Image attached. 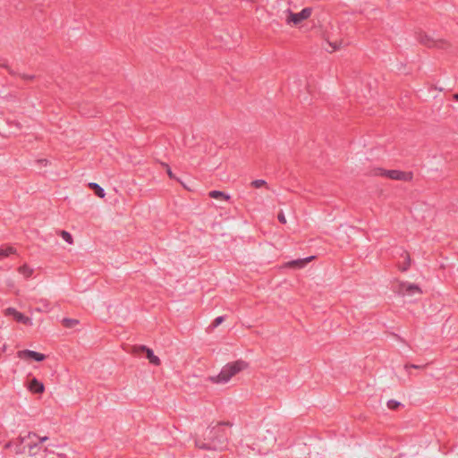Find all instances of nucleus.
I'll return each instance as SVG.
<instances>
[{
	"label": "nucleus",
	"instance_id": "17",
	"mask_svg": "<svg viewBox=\"0 0 458 458\" xmlns=\"http://www.w3.org/2000/svg\"><path fill=\"white\" fill-rule=\"evenodd\" d=\"M89 186L94 191L95 194L99 198H104L105 190L96 182H90Z\"/></svg>",
	"mask_w": 458,
	"mask_h": 458
},
{
	"label": "nucleus",
	"instance_id": "30",
	"mask_svg": "<svg viewBox=\"0 0 458 458\" xmlns=\"http://www.w3.org/2000/svg\"><path fill=\"white\" fill-rule=\"evenodd\" d=\"M454 98L458 101V92L456 94L454 95Z\"/></svg>",
	"mask_w": 458,
	"mask_h": 458
},
{
	"label": "nucleus",
	"instance_id": "18",
	"mask_svg": "<svg viewBox=\"0 0 458 458\" xmlns=\"http://www.w3.org/2000/svg\"><path fill=\"white\" fill-rule=\"evenodd\" d=\"M62 324L66 328H72L79 324V320L74 318H64Z\"/></svg>",
	"mask_w": 458,
	"mask_h": 458
},
{
	"label": "nucleus",
	"instance_id": "26",
	"mask_svg": "<svg viewBox=\"0 0 458 458\" xmlns=\"http://www.w3.org/2000/svg\"><path fill=\"white\" fill-rule=\"evenodd\" d=\"M427 365H423V366H420V365H416V364H405L404 368L405 369H408L410 368H412V369H422V368H425Z\"/></svg>",
	"mask_w": 458,
	"mask_h": 458
},
{
	"label": "nucleus",
	"instance_id": "2",
	"mask_svg": "<svg viewBox=\"0 0 458 458\" xmlns=\"http://www.w3.org/2000/svg\"><path fill=\"white\" fill-rule=\"evenodd\" d=\"M248 367V363L242 360H238L233 362H229L225 364L220 373L216 376H213L209 377V380L215 384H225L227 383L233 376L242 371Z\"/></svg>",
	"mask_w": 458,
	"mask_h": 458
},
{
	"label": "nucleus",
	"instance_id": "8",
	"mask_svg": "<svg viewBox=\"0 0 458 458\" xmlns=\"http://www.w3.org/2000/svg\"><path fill=\"white\" fill-rule=\"evenodd\" d=\"M17 356L22 360L32 359L36 361H43L46 359V355L35 351L21 350L17 352Z\"/></svg>",
	"mask_w": 458,
	"mask_h": 458
},
{
	"label": "nucleus",
	"instance_id": "19",
	"mask_svg": "<svg viewBox=\"0 0 458 458\" xmlns=\"http://www.w3.org/2000/svg\"><path fill=\"white\" fill-rule=\"evenodd\" d=\"M59 235L63 238L64 241H65L67 243L69 244H72L73 243V239H72V234L67 232V231H64V230H62L60 231V233Z\"/></svg>",
	"mask_w": 458,
	"mask_h": 458
},
{
	"label": "nucleus",
	"instance_id": "27",
	"mask_svg": "<svg viewBox=\"0 0 458 458\" xmlns=\"http://www.w3.org/2000/svg\"><path fill=\"white\" fill-rule=\"evenodd\" d=\"M21 77L24 80H33L34 79V75L21 74Z\"/></svg>",
	"mask_w": 458,
	"mask_h": 458
},
{
	"label": "nucleus",
	"instance_id": "5",
	"mask_svg": "<svg viewBox=\"0 0 458 458\" xmlns=\"http://www.w3.org/2000/svg\"><path fill=\"white\" fill-rule=\"evenodd\" d=\"M141 352H145L148 361L155 365L159 366L161 361L160 359L154 354L152 349L147 347L146 345H135L133 346V353L140 354Z\"/></svg>",
	"mask_w": 458,
	"mask_h": 458
},
{
	"label": "nucleus",
	"instance_id": "4",
	"mask_svg": "<svg viewBox=\"0 0 458 458\" xmlns=\"http://www.w3.org/2000/svg\"><path fill=\"white\" fill-rule=\"evenodd\" d=\"M418 38L420 44L428 47H437L445 49L449 47L445 41L442 39H434L428 34H420Z\"/></svg>",
	"mask_w": 458,
	"mask_h": 458
},
{
	"label": "nucleus",
	"instance_id": "10",
	"mask_svg": "<svg viewBox=\"0 0 458 458\" xmlns=\"http://www.w3.org/2000/svg\"><path fill=\"white\" fill-rule=\"evenodd\" d=\"M28 388L30 392L35 394H42L45 390L44 384L38 380L36 377H33L28 386Z\"/></svg>",
	"mask_w": 458,
	"mask_h": 458
},
{
	"label": "nucleus",
	"instance_id": "9",
	"mask_svg": "<svg viewBox=\"0 0 458 458\" xmlns=\"http://www.w3.org/2000/svg\"><path fill=\"white\" fill-rule=\"evenodd\" d=\"M314 259H315V256H310V257H307L304 259H294V260L287 262L285 264V267H290V268H302Z\"/></svg>",
	"mask_w": 458,
	"mask_h": 458
},
{
	"label": "nucleus",
	"instance_id": "28",
	"mask_svg": "<svg viewBox=\"0 0 458 458\" xmlns=\"http://www.w3.org/2000/svg\"><path fill=\"white\" fill-rule=\"evenodd\" d=\"M38 162L43 165H47L48 163V161L47 159H39V160H38Z\"/></svg>",
	"mask_w": 458,
	"mask_h": 458
},
{
	"label": "nucleus",
	"instance_id": "33",
	"mask_svg": "<svg viewBox=\"0 0 458 458\" xmlns=\"http://www.w3.org/2000/svg\"><path fill=\"white\" fill-rule=\"evenodd\" d=\"M338 48V46H336L335 44L333 46V49L334 50H336Z\"/></svg>",
	"mask_w": 458,
	"mask_h": 458
},
{
	"label": "nucleus",
	"instance_id": "7",
	"mask_svg": "<svg viewBox=\"0 0 458 458\" xmlns=\"http://www.w3.org/2000/svg\"><path fill=\"white\" fill-rule=\"evenodd\" d=\"M311 8H303L300 13H293L289 11V17L287 22H293L294 25L301 23L302 21L307 20L311 15Z\"/></svg>",
	"mask_w": 458,
	"mask_h": 458
},
{
	"label": "nucleus",
	"instance_id": "14",
	"mask_svg": "<svg viewBox=\"0 0 458 458\" xmlns=\"http://www.w3.org/2000/svg\"><path fill=\"white\" fill-rule=\"evenodd\" d=\"M14 319L19 322V323H21V324H24V325H28V326H31L32 325V320L30 318L25 316L24 314H22L21 312L18 311V313L16 314V316L14 317Z\"/></svg>",
	"mask_w": 458,
	"mask_h": 458
},
{
	"label": "nucleus",
	"instance_id": "11",
	"mask_svg": "<svg viewBox=\"0 0 458 458\" xmlns=\"http://www.w3.org/2000/svg\"><path fill=\"white\" fill-rule=\"evenodd\" d=\"M38 303L39 304V306L36 308L37 311H38V312L50 311L51 304L48 300L42 298L38 301Z\"/></svg>",
	"mask_w": 458,
	"mask_h": 458
},
{
	"label": "nucleus",
	"instance_id": "13",
	"mask_svg": "<svg viewBox=\"0 0 458 458\" xmlns=\"http://www.w3.org/2000/svg\"><path fill=\"white\" fill-rule=\"evenodd\" d=\"M16 253V249L12 246H2L0 247V259L6 258L11 254Z\"/></svg>",
	"mask_w": 458,
	"mask_h": 458
},
{
	"label": "nucleus",
	"instance_id": "24",
	"mask_svg": "<svg viewBox=\"0 0 458 458\" xmlns=\"http://www.w3.org/2000/svg\"><path fill=\"white\" fill-rule=\"evenodd\" d=\"M277 219L281 224L286 223V218L283 211L279 212L277 215Z\"/></svg>",
	"mask_w": 458,
	"mask_h": 458
},
{
	"label": "nucleus",
	"instance_id": "15",
	"mask_svg": "<svg viewBox=\"0 0 458 458\" xmlns=\"http://www.w3.org/2000/svg\"><path fill=\"white\" fill-rule=\"evenodd\" d=\"M18 271L20 274H21L24 277L29 278L32 276L34 270L30 267H29L27 264H24L18 268Z\"/></svg>",
	"mask_w": 458,
	"mask_h": 458
},
{
	"label": "nucleus",
	"instance_id": "1",
	"mask_svg": "<svg viewBox=\"0 0 458 458\" xmlns=\"http://www.w3.org/2000/svg\"><path fill=\"white\" fill-rule=\"evenodd\" d=\"M231 426L227 423H218L214 427H208L204 431L202 437L195 440L198 448L203 450L222 451L227 447L230 432L225 428Z\"/></svg>",
	"mask_w": 458,
	"mask_h": 458
},
{
	"label": "nucleus",
	"instance_id": "31",
	"mask_svg": "<svg viewBox=\"0 0 458 458\" xmlns=\"http://www.w3.org/2000/svg\"><path fill=\"white\" fill-rule=\"evenodd\" d=\"M31 436L36 437V434L29 433L28 437L30 438Z\"/></svg>",
	"mask_w": 458,
	"mask_h": 458
},
{
	"label": "nucleus",
	"instance_id": "6",
	"mask_svg": "<svg viewBox=\"0 0 458 458\" xmlns=\"http://www.w3.org/2000/svg\"><path fill=\"white\" fill-rule=\"evenodd\" d=\"M398 293L402 294L403 296H405V295L411 296L416 293L420 294V293H422V291L420 288V286L415 284L401 282L398 285Z\"/></svg>",
	"mask_w": 458,
	"mask_h": 458
},
{
	"label": "nucleus",
	"instance_id": "32",
	"mask_svg": "<svg viewBox=\"0 0 458 458\" xmlns=\"http://www.w3.org/2000/svg\"><path fill=\"white\" fill-rule=\"evenodd\" d=\"M34 446H37V444H35L34 445L29 444L30 450H31Z\"/></svg>",
	"mask_w": 458,
	"mask_h": 458
},
{
	"label": "nucleus",
	"instance_id": "16",
	"mask_svg": "<svg viewBox=\"0 0 458 458\" xmlns=\"http://www.w3.org/2000/svg\"><path fill=\"white\" fill-rule=\"evenodd\" d=\"M209 197L212 199H222L224 200H229L230 196L223 191H211L208 193Z\"/></svg>",
	"mask_w": 458,
	"mask_h": 458
},
{
	"label": "nucleus",
	"instance_id": "21",
	"mask_svg": "<svg viewBox=\"0 0 458 458\" xmlns=\"http://www.w3.org/2000/svg\"><path fill=\"white\" fill-rule=\"evenodd\" d=\"M401 405V403L395 400H389L387 402V407L391 410H395L397 409L399 406Z\"/></svg>",
	"mask_w": 458,
	"mask_h": 458
},
{
	"label": "nucleus",
	"instance_id": "3",
	"mask_svg": "<svg viewBox=\"0 0 458 458\" xmlns=\"http://www.w3.org/2000/svg\"><path fill=\"white\" fill-rule=\"evenodd\" d=\"M373 174L376 176L386 177L391 180L411 182L413 178L412 172H403L401 170H386L384 168H375Z\"/></svg>",
	"mask_w": 458,
	"mask_h": 458
},
{
	"label": "nucleus",
	"instance_id": "20",
	"mask_svg": "<svg viewBox=\"0 0 458 458\" xmlns=\"http://www.w3.org/2000/svg\"><path fill=\"white\" fill-rule=\"evenodd\" d=\"M250 184L254 188H260L262 186L267 185V182L262 179H258V180L252 181Z\"/></svg>",
	"mask_w": 458,
	"mask_h": 458
},
{
	"label": "nucleus",
	"instance_id": "22",
	"mask_svg": "<svg viewBox=\"0 0 458 458\" xmlns=\"http://www.w3.org/2000/svg\"><path fill=\"white\" fill-rule=\"evenodd\" d=\"M224 320H225V316H219V317H217V318H216L214 319V321L212 322L211 326H212L213 327H218L222 322H224Z\"/></svg>",
	"mask_w": 458,
	"mask_h": 458
},
{
	"label": "nucleus",
	"instance_id": "23",
	"mask_svg": "<svg viewBox=\"0 0 458 458\" xmlns=\"http://www.w3.org/2000/svg\"><path fill=\"white\" fill-rule=\"evenodd\" d=\"M18 313V310H16V309L14 308H7L4 311V314L6 316H13V318L16 316V314Z\"/></svg>",
	"mask_w": 458,
	"mask_h": 458
},
{
	"label": "nucleus",
	"instance_id": "25",
	"mask_svg": "<svg viewBox=\"0 0 458 458\" xmlns=\"http://www.w3.org/2000/svg\"><path fill=\"white\" fill-rule=\"evenodd\" d=\"M164 166H165V168H166V173H167L169 178H171V179L175 178V176H174V173L172 172L170 166L167 164H164Z\"/></svg>",
	"mask_w": 458,
	"mask_h": 458
},
{
	"label": "nucleus",
	"instance_id": "29",
	"mask_svg": "<svg viewBox=\"0 0 458 458\" xmlns=\"http://www.w3.org/2000/svg\"><path fill=\"white\" fill-rule=\"evenodd\" d=\"M47 439H48V437H40V438H39V442H40V443H42V442L47 441Z\"/></svg>",
	"mask_w": 458,
	"mask_h": 458
},
{
	"label": "nucleus",
	"instance_id": "12",
	"mask_svg": "<svg viewBox=\"0 0 458 458\" xmlns=\"http://www.w3.org/2000/svg\"><path fill=\"white\" fill-rule=\"evenodd\" d=\"M402 257L403 258V263L402 265H399V269L403 272H405L410 268L411 257L410 254L405 250L403 251Z\"/></svg>",
	"mask_w": 458,
	"mask_h": 458
}]
</instances>
